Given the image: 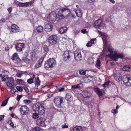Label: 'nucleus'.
Listing matches in <instances>:
<instances>
[{"label":"nucleus","instance_id":"obj_1","mask_svg":"<svg viewBox=\"0 0 131 131\" xmlns=\"http://www.w3.org/2000/svg\"><path fill=\"white\" fill-rule=\"evenodd\" d=\"M108 50L111 54L107 55L106 57H108L113 61H116L118 58L123 59L125 56V54L123 53H118L117 51L112 48L111 46L109 45L108 46Z\"/></svg>","mask_w":131,"mask_h":131},{"label":"nucleus","instance_id":"obj_2","mask_svg":"<svg viewBox=\"0 0 131 131\" xmlns=\"http://www.w3.org/2000/svg\"><path fill=\"white\" fill-rule=\"evenodd\" d=\"M71 13L70 9L68 8H64L59 11L58 15L59 19H63L69 16Z\"/></svg>","mask_w":131,"mask_h":131},{"label":"nucleus","instance_id":"obj_3","mask_svg":"<svg viewBox=\"0 0 131 131\" xmlns=\"http://www.w3.org/2000/svg\"><path fill=\"white\" fill-rule=\"evenodd\" d=\"M32 109L35 112L37 111H38L39 114L40 115H43L45 112L44 107L41 104L39 103H36V105H33Z\"/></svg>","mask_w":131,"mask_h":131},{"label":"nucleus","instance_id":"obj_4","mask_svg":"<svg viewBox=\"0 0 131 131\" xmlns=\"http://www.w3.org/2000/svg\"><path fill=\"white\" fill-rule=\"evenodd\" d=\"M56 64L55 60L53 59H49L44 64V67L47 70H50Z\"/></svg>","mask_w":131,"mask_h":131},{"label":"nucleus","instance_id":"obj_5","mask_svg":"<svg viewBox=\"0 0 131 131\" xmlns=\"http://www.w3.org/2000/svg\"><path fill=\"white\" fill-rule=\"evenodd\" d=\"M102 22V20L98 19L94 22L93 25L95 28L97 29H102L104 26V24Z\"/></svg>","mask_w":131,"mask_h":131},{"label":"nucleus","instance_id":"obj_6","mask_svg":"<svg viewBox=\"0 0 131 131\" xmlns=\"http://www.w3.org/2000/svg\"><path fill=\"white\" fill-rule=\"evenodd\" d=\"M63 98L61 97L57 96L54 98L53 101L56 106L58 107H60L61 104L62 103Z\"/></svg>","mask_w":131,"mask_h":131},{"label":"nucleus","instance_id":"obj_7","mask_svg":"<svg viewBox=\"0 0 131 131\" xmlns=\"http://www.w3.org/2000/svg\"><path fill=\"white\" fill-rule=\"evenodd\" d=\"M56 13L54 12H52L47 17L48 20L51 23H53L56 18Z\"/></svg>","mask_w":131,"mask_h":131},{"label":"nucleus","instance_id":"obj_8","mask_svg":"<svg viewBox=\"0 0 131 131\" xmlns=\"http://www.w3.org/2000/svg\"><path fill=\"white\" fill-rule=\"evenodd\" d=\"M123 81L124 83L127 85L129 86L131 85V76L124 75L123 76Z\"/></svg>","mask_w":131,"mask_h":131},{"label":"nucleus","instance_id":"obj_9","mask_svg":"<svg viewBox=\"0 0 131 131\" xmlns=\"http://www.w3.org/2000/svg\"><path fill=\"white\" fill-rule=\"evenodd\" d=\"M25 46L24 43H18L15 44V48L17 51L20 52L25 48Z\"/></svg>","mask_w":131,"mask_h":131},{"label":"nucleus","instance_id":"obj_10","mask_svg":"<svg viewBox=\"0 0 131 131\" xmlns=\"http://www.w3.org/2000/svg\"><path fill=\"white\" fill-rule=\"evenodd\" d=\"M20 113L22 115H26L29 111V108L26 105L21 106L19 108Z\"/></svg>","mask_w":131,"mask_h":131},{"label":"nucleus","instance_id":"obj_11","mask_svg":"<svg viewBox=\"0 0 131 131\" xmlns=\"http://www.w3.org/2000/svg\"><path fill=\"white\" fill-rule=\"evenodd\" d=\"M72 55V53L70 51H66L64 54V59L66 61L69 60L71 58Z\"/></svg>","mask_w":131,"mask_h":131},{"label":"nucleus","instance_id":"obj_12","mask_svg":"<svg viewBox=\"0 0 131 131\" xmlns=\"http://www.w3.org/2000/svg\"><path fill=\"white\" fill-rule=\"evenodd\" d=\"M57 40V36L55 35H52L49 37L48 41L50 43L53 45L56 43Z\"/></svg>","mask_w":131,"mask_h":131},{"label":"nucleus","instance_id":"obj_13","mask_svg":"<svg viewBox=\"0 0 131 131\" xmlns=\"http://www.w3.org/2000/svg\"><path fill=\"white\" fill-rule=\"evenodd\" d=\"M34 3V1L24 3L20 2L17 5L19 6L22 7H28L31 6Z\"/></svg>","mask_w":131,"mask_h":131},{"label":"nucleus","instance_id":"obj_14","mask_svg":"<svg viewBox=\"0 0 131 131\" xmlns=\"http://www.w3.org/2000/svg\"><path fill=\"white\" fill-rule=\"evenodd\" d=\"M45 122V120L42 118H39L36 121L37 124L41 126H46Z\"/></svg>","mask_w":131,"mask_h":131},{"label":"nucleus","instance_id":"obj_15","mask_svg":"<svg viewBox=\"0 0 131 131\" xmlns=\"http://www.w3.org/2000/svg\"><path fill=\"white\" fill-rule=\"evenodd\" d=\"M11 28L12 31L13 33H16L19 32V27L16 25L14 24L12 25Z\"/></svg>","mask_w":131,"mask_h":131},{"label":"nucleus","instance_id":"obj_16","mask_svg":"<svg viewBox=\"0 0 131 131\" xmlns=\"http://www.w3.org/2000/svg\"><path fill=\"white\" fill-rule=\"evenodd\" d=\"M9 81L7 83V85L10 89L14 88L13 86L14 85V80L13 78H10L8 80Z\"/></svg>","mask_w":131,"mask_h":131},{"label":"nucleus","instance_id":"obj_17","mask_svg":"<svg viewBox=\"0 0 131 131\" xmlns=\"http://www.w3.org/2000/svg\"><path fill=\"white\" fill-rule=\"evenodd\" d=\"M107 35L104 33L102 36V38L103 40L104 44V49H105L107 46Z\"/></svg>","mask_w":131,"mask_h":131},{"label":"nucleus","instance_id":"obj_18","mask_svg":"<svg viewBox=\"0 0 131 131\" xmlns=\"http://www.w3.org/2000/svg\"><path fill=\"white\" fill-rule=\"evenodd\" d=\"M45 31L48 32L51 31L52 30V26L49 24H46L45 26Z\"/></svg>","mask_w":131,"mask_h":131},{"label":"nucleus","instance_id":"obj_19","mask_svg":"<svg viewBox=\"0 0 131 131\" xmlns=\"http://www.w3.org/2000/svg\"><path fill=\"white\" fill-rule=\"evenodd\" d=\"M94 90L99 96H102L103 95V93L102 92V91L101 89H100L98 88H94Z\"/></svg>","mask_w":131,"mask_h":131},{"label":"nucleus","instance_id":"obj_20","mask_svg":"<svg viewBox=\"0 0 131 131\" xmlns=\"http://www.w3.org/2000/svg\"><path fill=\"white\" fill-rule=\"evenodd\" d=\"M82 95L84 98L89 97L91 95L92 93L90 92L86 91L83 92Z\"/></svg>","mask_w":131,"mask_h":131},{"label":"nucleus","instance_id":"obj_21","mask_svg":"<svg viewBox=\"0 0 131 131\" xmlns=\"http://www.w3.org/2000/svg\"><path fill=\"white\" fill-rule=\"evenodd\" d=\"M45 57V56L44 55L39 60L38 63L35 65V67L38 68L41 66Z\"/></svg>","mask_w":131,"mask_h":131},{"label":"nucleus","instance_id":"obj_22","mask_svg":"<svg viewBox=\"0 0 131 131\" xmlns=\"http://www.w3.org/2000/svg\"><path fill=\"white\" fill-rule=\"evenodd\" d=\"M122 70L123 71H131V66L127 65L124 66L122 68Z\"/></svg>","mask_w":131,"mask_h":131},{"label":"nucleus","instance_id":"obj_23","mask_svg":"<svg viewBox=\"0 0 131 131\" xmlns=\"http://www.w3.org/2000/svg\"><path fill=\"white\" fill-rule=\"evenodd\" d=\"M31 55L32 56V59L34 61L37 60V55L36 53L34 51L32 52Z\"/></svg>","mask_w":131,"mask_h":131},{"label":"nucleus","instance_id":"obj_24","mask_svg":"<svg viewBox=\"0 0 131 131\" xmlns=\"http://www.w3.org/2000/svg\"><path fill=\"white\" fill-rule=\"evenodd\" d=\"M82 87V83H80L78 84L73 85L72 86V89H74L76 88L80 89Z\"/></svg>","mask_w":131,"mask_h":131},{"label":"nucleus","instance_id":"obj_25","mask_svg":"<svg viewBox=\"0 0 131 131\" xmlns=\"http://www.w3.org/2000/svg\"><path fill=\"white\" fill-rule=\"evenodd\" d=\"M66 99L67 101H72L73 97L70 94L67 93L66 95Z\"/></svg>","mask_w":131,"mask_h":131},{"label":"nucleus","instance_id":"obj_26","mask_svg":"<svg viewBox=\"0 0 131 131\" xmlns=\"http://www.w3.org/2000/svg\"><path fill=\"white\" fill-rule=\"evenodd\" d=\"M83 129L81 126H76L73 129V131H82Z\"/></svg>","mask_w":131,"mask_h":131},{"label":"nucleus","instance_id":"obj_27","mask_svg":"<svg viewBox=\"0 0 131 131\" xmlns=\"http://www.w3.org/2000/svg\"><path fill=\"white\" fill-rule=\"evenodd\" d=\"M35 88L36 89H37L38 86L40 85V81L39 80V78L37 77L36 79H35Z\"/></svg>","mask_w":131,"mask_h":131},{"label":"nucleus","instance_id":"obj_28","mask_svg":"<svg viewBox=\"0 0 131 131\" xmlns=\"http://www.w3.org/2000/svg\"><path fill=\"white\" fill-rule=\"evenodd\" d=\"M22 60L27 63H29L30 62V60L27 57L25 56L23 58Z\"/></svg>","mask_w":131,"mask_h":131},{"label":"nucleus","instance_id":"obj_29","mask_svg":"<svg viewBox=\"0 0 131 131\" xmlns=\"http://www.w3.org/2000/svg\"><path fill=\"white\" fill-rule=\"evenodd\" d=\"M59 32L61 34H63L67 31V28L66 27H61L59 30Z\"/></svg>","mask_w":131,"mask_h":131},{"label":"nucleus","instance_id":"obj_30","mask_svg":"<svg viewBox=\"0 0 131 131\" xmlns=\"http://www.w3.org/2000/svg\"><path fill=\"white\" fill-rule=\"evenodd\" d=\"M12 59L13 61L15 63H18V61H19L20 59L18 57H13L12 58Z\"/></svg>","mask_w":131,"mask_h":131},{"label":"nucleus","instance_id":"obj_31","mask_svg":"<svg viewBox=\"0 0 131 131\" xmlns=\"http://www.w3.org/2000/svg\"><path fill=\"white\" fill-rule=\"evenodd\" d=\"M43 29V27L42 26H39L37 27L36 29L38 32H40L42 31Z\"/></svg>","mask_w":131,"mask_h":131},{"label":"nucleus","instance_id":"obj_32","mask_svg":"<svg viewBox=\"0 0 131 131\" xmlns=\"http://www.w3.org/2000/svg\"><path fill=\"white\" fill-rule=\"evenodd\" d=\"M74 56H77L79 55H81V52L79 50H77L74 52Z\"/></svg>","mask_w":131,"mask_h":131},{"label":"nucleus","instance_id":"obj_33","mask_svg":"<svg viewBox=\"0 0 131 131\" xmlns=\"http://www.w3.org/2000/svg\"><path fill=\"white\" fill-rule=\"evenodd\" d=\"M101 62L100 60L99 59H98L96 61V67L99 68L100 66H101Z\"/></svg>","mask_w":131,"mask_h":131},{"label":"nucleus","instance_id":"obj_34","mask_svg":"<svg viewBox=\"0 0 131 131\" xmlns=\"http://www.w3.org/2000/svg\"><path fill=\"white\" fill-rule=\"evenodd\" d=\"M75 60L77 61H80L81 60V55L78 56H77L74 57Z\"/></svg>","mask_w":131,"mask_h":131},{"label":"nucleus","instance_id":"obj_35","mask_svg":"<svg viewBox=\"0 0 131 131\" xmlns=\"http://www.w3.org/2000/svg\"><path fill=\"white\" fill-rule=\"evenodd\" d=\"M8 76L7 75H3V76L1 78V79L3 81H5L7 79H8Z\"/></svg>","mask_w":131,"mask_h":131},{"label":"nucleus","instance_id":"obj_36","mask_svg":"<svg viewBox=\"0 0 131 131\" xmlns=\"http://www.w3.org/2000/svg\"><path fill=\"white\" fill-rule=\"evenodd\" d=\"M79 73L81 75H84L86 74L85 71L84 70H80L79 71Z\"/></svg>","mask_w":131,"mask_h":131},{"label":"nucleus","instance_id":"obj_37","mask_svg":"<svg viewBox=\"0 0 131 131\" xmlns=\"http://www.w3.org/2000/svg\"><path fill=\"white\" fill-rule=\"evenodd\" d=\"M88 62L89 64H92L93 63L94 60L92 58H90L88 59Z\"/></svg>","mask_w":131,"mask_h":131},{"label":"nucleus","instance_id":"obj_38","mask_svg":"<svg viewBox=\"0 0 131 131\" xmlns=\"http://www.w3.org/2000/svg\"><path fill=\"white\" fill-rule=\"evenodd\" d=\"M32 117L35 119H37L38 117V115L36 113H34L32 114Z\"/></svg>","mask_w":131,"mask_h":131},{"label":"nucleus","instance_id":"obj_39","mask_svg":"<svg viewBox=\"0 0 131 131\" xmlns=\"http://www.w3.org/2000/svg\"><path fill=\"white\" fill-rule=\"evenodd\" d=\"M43 49L45 51V53H47L49 50L48 47L47 46H44L43 47Z\"/></svg>","mask_w":131,"mask_h":131},{"label":"nucleus","instance_id":"obj_40","mask_svg":"<svg viewBox=\"0 0 131 131\" xmlns=\"http://www.w3.org/2000/svg\"><path fill=\"white\" fill-rule=\"evenodd\" d=\"M41 128L38 127H34L33 129V131H40Z\"/></svg>","mask_w":131,"mask_h":131},{"label":"nucleus","instance_id":"obj_41","mask_svg":"<svg viewBox=\"0 0 131 131\" xmlns=\"http://www.w3.org/2000/svg\"><path fill=\"white\" fill-rule=\"evenodd\" d=\"M16 89L18 91H23V90L22 88L20 86H17L16 87Z\"/></svg>","mask_w":131,"mask_h":131},{"label":"nucleus","instance_id":"obj_42","mask_svg":"<svg viewBox=\"0 0 131 131\" xmlns=\"http://www.w3.org/2000/svg\"><path fill=\"white\" fill-rule=\"evenodd\" d=\"M33 81V79L32 78H31L29 79L27 81L28 83L29 84H31Z\"/></svg>","mask_w":131,"mask_h":131},{"label":"nucleus","instance_id":"obj_43","mask_svg":"<svg viewBox=\"0 0 131 131\" xmlns=\"http://www.w3.org/2000/svg\"><path fill=\"white\" fill-rule=\"evenodd\" d=\"M7 102V100H5V101H4L2 105V106H4L6 105Z\"/></svg>","mask_w":131,"mask_h":131},{"label":"nucleus","instance_id":"obj_44","mask_svg":"<svg viewBox=\"0 0 131 131\" xmlns=\"http://www.w3.org/2000/svg\"><path fill=\"white\" fill-rule=\"evenodd\" d=\"M10 89H11V92L13 94L15 93V92L16 91V89H14V87Z\"/></svg>","mask_w":131,"mask_h":131},{"label":"nucleus","instance_id":"obj_45","mask_svg":"<svg viewBox=\"0 0 131 131\" xmlns=\"http://www.w3.org/2000/svg\"><path fill=\"white\" fill-rule=\"evenodd\" d=\"M24 103H29L31 102V101L29 100H25L23 101Z\"/></svg>","mask_w":131,"mask_h":131},{"label":"nucleus","instance_id":"obj_46","mask_svg":"<svg viewBox=\"0 0 131 131\" xmlns=\"http://www.w3.org/2000/svg\"><path fill=\"white\" fill-rule=\"evenodd\" d=\"M118 110L117 109H113L112 110V112L113 113V114H116L117 113H118Z\"/></svg>","mask_w":131,"mask_h":131},{"label":"nucleus","instance_id":"obj_47","mask_svg":"<svg viewBox=\"0 0 131 131\" xmlns=\"http://www.w3.org/2000/svg\"><path fill=\"white\" fill-rule=\"evenodd\" d=\"M5 19H2L0 20V25H2L5 22Z\"/></svg>","mask_w":131,"mask_h":131},{"label":"nucleus","instance_id":"obj_48","mask_svg":"<svg viewBox=\"0 0 131 131\" xmlns=\"http://www.w3.org/2000/svg\"><path fill=\"white\" fill-rule=\"evenodd\" d=\"M22 75V73H18L16 74V75L18 77H20Z\"/></svg>","mask_w":131,"mask_h":131},{"label":"nucleus","instance_id":"obj_49","mask_svg":"<svg viewBox=\"0 0 131 131\" xmlns=\"http://www.w3.org/2000/svg\"><path fill=\"white\" fill-rule=\"evenodd\" d=\"M81 32L83 34H86L87 33V31L85 29H83L81 31Z\"/></svg>","mask_w":131,"mask_h":131},{"label":"nucleus","instance_id":"obj_50","mask_svg":"<svg viewBox=\"0 0 131 131\" xmlns=\"http://www.w3.org/2000/svg\"><path fill=\"white\" fill-rule=\"evenodd\" d=\"M22 96L21 95H17V100L19 101L20 99L22 97Z\"/></svg>","mask_w":131,"mask_h":131},{"label":"nucleus","instance_id":"obj_51","mask_svg":"<svg viewBox=\"0 0 131 131\" xmlns=\"http://www.w3.org/2000/svg\"><path fill=\"white\" fill-rule=\"evenodd\" d=\"M23 88L24 89L25 91L26 92H28L29 91V90L26 87H23Z\"/></svg>","mask_w":131,"mask_h":131},{"label":"nucleus","instance_id":"obj_52","mask_svg":"<svg viewBox=\"0 0 131 131\" xmlns=\"http://www.w3.org/2000/svg\"><path fill=\"white\" fill-rule=\"evenodd\" d=\"M109 84V83L107 82L105 83L104 84L102 85H103V87H105L106 86H107Z\"/></svg>","mask_w":131,"mask_h":131},{"label":"nucleus","instance_id":"obj_53","mask_svg":"<svg viewBox=\"0 0 131 131\" xmlns=\"http://www.w3.org/2000/svg\"><path fill=\"white\" fill-rule=\"evenodd\" d=\"M92 44L91 42L89 41L87 43L86 46L87 47H90L92 45Z\"/></svg>","mask_w":131,"mask_h":131},{"label":"nucleus","instance_id":"obj_54","mask_svg":"<svg viewBox=\"0 0 131 131\" xmlns=\"http://www.w3.org/2000/svg\"><path fill=\"white\" fill-rule=\"evenodd\" d=\"M61 127L63 128H67L68 127V125H62Z\"/></svg>","mask_w":131,"mask_h":131},{"label":"nucleus","instance_id":"obj_55","mask_svg":"<svg viewBox=\"0 0 131 131\" xmlns=\"http://www.w3.org/2000/svg\"><path fill=\"white\" fill-rule=\"evenodd\" d=\"M7 10L8 12L10 13L12 12V7H10L9 8H8Z\"/></svg>","mask_w":131,"mask_h":131},{"label":"nucleus","instance_id":"obj_56","mask_svg":"<svg viewBox=\"0 0 131 131\" xmlns=\"http://www.w3.org/2000/svg\"><path fill=\"white\" fill-rule=\"evenodd\" d=\"M4 117V115H1L0 116V121L3 119V118Z\"/></svg>","mask_w":131,"mask_h":131},{"label":"nucleus","instance_id":"obj_57","mask_svg":"<svg viewBox=\"0 0 131 131\" xmlns=\"http://www.w3.org/2000/svg\"><path fill=\"white\" fill-rule=\"evenodd\" d=\"M22 80L20 79H17L16 81L17 83L20 84L21 83Z\"/></svg>","mask_w":131,"mask_h":131},{"label":"nucleus","instance_id":"obj_58","mask_svg":"<svg viewBox=\"0 0 131 131\" xmlns=\"http://www.w3.org/2000/svg\"><path fill=\"white\" fill-rule=\"evenodd\" d=\"M98 34L100 35L101 36H102L104 34V32H102L100 31H98Z\"/></svg>","mask_w":131,"mask_h":131},{"label":"nucleus","instance_id":"obj_59","mask_svg":"<svg viewBox=\"0 0 131 131\" xmlns=\"http://www.w3.org/2000/svg\"><path fill=\"white\" fill-rule=\"evenodd\" d=\"M95 39H91L90 40V42H91L92 44H93L94 41Z\"/></svg>","mask_w":131,"mask_h":131},{"label":"nucleus","instance_id":"obj_60","mask_svg":"<svg viewBox=\"0 0 131 131\" xmlns=\"http://www.w3.org/2000/svg\"><path fill=\"white\" fill-rule=\"evenodd\" d=\"M10 125L13 128H14L15 127V126H14V124L12 122H11L10 123Z\"/></svg>","mask_w":131,"mask_h":131},{"label":"nucleus","instance_id":"obj_61","mask_svg":"<svg viewBox=\"0 0 131 131\" xmlns=\"http://www.w3.org/2000/svg\"><path fill=\"white\" fill-rule=\"evenodd\" d=\"M75 35L79 33V31L78 30H75L74 31Z\"/></svg>","mask_w":131,"mask_h":131},{"label":"nucleus","instance_id":"obj_62","mask_svg":"<svg viewBox=\"0 0 131 131\" xmlns=\"http://www.w3.org/2000/svg\"><path fill=\"white\" fill-rule=\"evenodd\" d=\"M13 57H17V54L16 53H15L13 55Z\"/></svg>","mask_w":131,"mask_h":131},{"label":"nucleus","instance_id":"obj_63","mask_svg":"<svg viewBox=\"0 0 131 131\" xmlns=\"http://www.w3.org/2000/svg\"><path fill=\"white\" fill-rule=\"evenodd\" d=\"M69 16H70L71 17H74V16L73 15V14L70 13V15Z\"/></svg>","mask_w":131,"mask_h":131},{"label":"nucleus","instance_id":"obj_64","mask_svg":"<svg viewBox=\"0 0 131 131\" xmlns=\"http://www.w3.org/2000/svg\"><path fill=\"white\" fill-rule=\"evenodd\" d=\"M110 2L112 3L113 4L115 3V1L114 0H110Z\"/></svg>","mask_w":131,"mask_h":131}]
</instances>
